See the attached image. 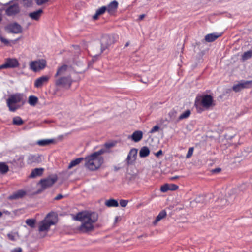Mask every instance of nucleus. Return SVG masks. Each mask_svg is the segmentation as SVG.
<instances>
[{
  "label": "nucleus",
  "instance_id": "dca6fc26",
  "mask_svg": "<svg viewBox=\"0 0 252 252\" xmlns=\"http://www.w3.org/2000/svg\"><path fill=\"white\" fill-rule=\"evenodd\" d=\"M26 194V192L23 190H19L14 192L8 197L10 200H17L23 197Z\"/></svg>",
  "mask_w": 252,
  "mask_h": 252
},
{
  "label": "nucleus",
  "instance_id": "b1692460",
  "mask_svg": "<svg viewBox=\"0 0 252 252\" xmlns=\"http://www.w3.org/2000/svg\"><path fill=\"white\" fill-rule=\"evenodd\" d=\"M44 169L42 168H35L32 170L30 177L31 178H35L37 176H41L43 172Z\"/></svg>",
  "mask_w": 252,
  "mask_h": 252
},
{
  "label": "nucleus",
  "instance_id": "8fccbe9b",
  "mask_svg": "<svg viewBox=\"0 0 252 252\" xmlns=\"http://www.w3.org/2000/svg\"><path fill=\"white\" fill-rule=\"evenodd\" d=\"M62 197H63V196L61 194H59L56 197L55 199L59 200V199H60L61 198H62Z\"/></svg>",
  "mask_w": 252,
  "mask_h": 252
},
{
  "label": "nucleus",
  "instance_id": "9b49d317",
  "mask_svg": "<svg viewBox=\"0 0 252 252\" xmlns=\"http://www.w3.org/2000/svg\"><path fill=\"white\" fill-rule=\"evenodd\" d=\"M6 29L9 32L16 34L22 32V27L17 23H13L9 24L6 27Z\"/></svg>",
  "mask_w": 252,
  "mask_h": 252
},
{
  "label": "nucleus",
  "instance_id": "a878e982",
  "mask_svg": "<svg viewBox=\"0 0 252 252\" xmlns=\"http://www.w3.org/2000/svg\"><path fill=\"white\" fill-rule=\"evenodd\" d=\"M105 205L108 207H116L119 206V203L116 200L110 199L105 201Z\"/></svg>",
  "mask_w": 252,
  "mask_h": 252
},
{
  "label": "nucleus",
  "instance_id": "a211bd4d",
  "mask_svg": "<svg viewBox=\"0 0 252 252\" xmlns=\"http://www.w3.org/2000/svg\"><path fill=\"white\" fill-rule=\"evenodd\" d=\"M118 6L117 1L114 0L110 2L107 6H106V11L110 14H113L117 10Z\"/></svg>",
  "mask_w": 252,
  "mask_h": 252
},
{
  "label": "nucleus",
  "instance_id": "aec40b11",
  "mask_svg": "<svg viewBox=\"0 0 252 252\" xmlns=\"http://www.w3.org/2000/svg\"><path fill=\"white\" fill-rule=\"evenodd\" d=\"M220 35L221 34L216 33L208 34L205 36V40L208 42H213L220 36Z\"/></svg>",
  "mask_w": 252,
  "mask_h": 252
},
{
  "label": "nucleus",
  "instance_id": "c85d7f7f",
  "mask_svg": "<svg viewBox=\"0 0 252 252\" xmlns=\"http://www.w3.org/2000/svg\"><path fill=\"white\" fill-rule=\"evenodd\" d=\"M53 139H42L37 141L36 143L39 146H45L53 143Z\"/></svg>",
  "mask_w": 252,
  "mask_h": 252
},
{
  "label": "nucleus",
  "instance_id": "37998d69",
  "mask_svg": "<svg viewBox=\"0 0 252 252\" xmlns=\"http://www.w3.org/2000/svg\"><path fill=\"white\" fill-rule=\"evenodd\" d=\"M170 190H175L178 189V186L174 184L170 185Z\"/></svg>",
  "mask_w": 252,
  "mask_h": 252
},
{
  "label": "nucleus",
  "instance_id": "c9c22d12",
  "mask_svg": "<svg viewBox=\"0 0 252 252\" xmlns=\"http://www.w3.org/2000/svg\"><path fill=\"white\" fill-rule=\"evenodd\" d=\"M26 223L28 226L33 228L35 226V220L34 219H27L26 220Z\"/></svg>",
  "mask_w": 252,
  "mask_h": 252
},
{
  "label": "nucleus",
  "instance_id": "bb28decb",
  "mask_svg": "<svg viewBox=\"0 0 252 252\" xmlns=\"http://www.w3.org/2000/svg\"><path fill=\"white\" fill-rule=\"evenodd\" d=\"M191 114V111L189 110H186L182 113L180 116L177 118V121L179 122L181 120L185 119L189 117Z\"/></svg>",
  "mask_w": 252,
  "mask_h": 252
},
{
  "label": "nucleus",
  "instance_id": "c756f323",
  "mask_svg": "<svg viewBox=\"0 0 252 252\" xmlns=\"http://www.w3.org/2000/svg\"><path fill=\"white\" fill-rule=\"evenodd\" d=\"M83 159L84 158H80L71 161L68 165V169H71L78 165Z\"/></svg>",
  "mask_w": 252,
  "mask_h": 252
},
{
  "label": "nucleus",
  "instance_id": "7ed1b4c3",
  "mask_svg": "<svg viewBox=\"0 0 252 252\" xmlns=\"http://www.w3.org/2000/svg\"><path fill=\"white\" fill-rule=\"evenodd\" d=\"M26 103L24 94L22 93H15L9 96L6 100L7 106L11 112H15L22 107Z\"/></svg>",
  "mask_w": 252,
  "mask_h": 252
},
{
  "label": "nucleus",
  "instance_id": "0eeeda50",
  "mask_svg": "<svg viewBox=\"0 0 252 252\" xmlns=\"http://www.w3.org/2000/svg\"><path fill=\"white\" fill-rule=\"evenodd\" d=\"M138 149L133 148L130 149L128 153L127 158L125 159V162L128 165L134 164L137 158Z\"/></svg>",
  "mask_w": 252,
  "mask_h": 252
},
{
  "label": "nucleus",
  "instance_id": "de8ad7c7",
  "mask_svg": "<svg viewBox=\"0 0 252 252\" xmlns=\"http://www.w3.org/2000/svg\"><path fill=\"white\" fill-rule=\"evenodd\" d=\"M22 252V249L21 248H15L12 251V252Z\"/></svg>",
  "mask_w": 252,
  "mask_h": 252
},
{
  "label": "nucleus",
  "instance_id": "2f4dec72",
  "mask_svg": "<svg viewBox=\"0 0 252 252\" xmlns=\"http://www.w3.org/2000/svg\"><path fill=\"white\" fill-rule=\"evenodd\" d=\"M252 57V50H250L245 52L242 55L241 59L243 61L247 60Z\"/></svg>",
  "mask_w": 252,
  "mask_h": 252
},
{
  "label": "nucleus",
  "instance_id": "6e6d98bb",
  "mask_svg": "<svg viewBox=\"0 0 252 252\" xmlns=\"http://www.w3.org/2000/svg\"><path fill=\"white\" fill-rule=\"evenodd\" d=\"M2 213L0 211V217H1L2 216Z\"/></svg>",
  "mask_w": 252,
  "mask_h": 252
},
{
  "label": "nucleus",
  "instance_id": "4be33fe9",
  "mask_svg": "<svg viewBox=\"0 0 252 252\" xmlns=\"http://www.w3.org/2000/svg\"><path fill=\"white\" fill-rule=\"evenodd\" d=\"M106 6H102L98 9L94 15L93 16V19L94 20H97L100 15H102L106 11Z\"/></svg>",
  "mask_w": 252,
  "mask_h": 252
},
{
  "label": "nucleus",
  "instance_id": "5fc2aeb1",
  "mask_svg": "<svg viewBox=\"0 0 252 252\" xmlns=\"http://www.w3.org/2000/svg\"><path fill=\"white\" fill-rule=\"evenodd\" d=\"M2 69H4V68L3 65L2 64V65H0V70Z\"/></svg>",
  "mask_w": 252,
  "mask_h": 252
},
{
  "label": "nucleus",
  "instance_id": "f03ea898",
  "mask_svg": "<svg viewBox=\"0 0 252 252\" xmlns=\"http://www.w3.org/2000/svg\"><path fill=\"white\" fill-rule=\"evenodd\" d=\"M103 153V150H100L86 157L85 158V167L92 171L98 169L103 162V158L101 156Z\"/></svg>",
  "mask_w": 252,
  "mask_h": 252
},
{
  "label": "nucleus",
  "instance_id": "f3484780",
  "mask_svg": "<svg viewBox=\"0 0 252 252\" xmlns=\"http://www.w3.org/2000/svg\"><path fill=\"white\" fill-rule=\"evenodd\" d=\"M19 7L16 4L10 5L6 10V13L8 16H12L19 12Z\"/></svg>",
  "mask_w": 252,
  "mask_h": 252
},
{
  "label": "nucleus",
  "instance_id": "2eb2a0df",
  "mask_svg": "<svg viewBox=\"0 0 252 252\" xmlns=\"http://www.w3.org/2000/svg\"><path fill=\"white\" fill-rule=\"evenodd\" d=\"M49 77L43 76L36 79L34 82V86L36 88H41L44 84L46 83L49 80Z\"/></svg>",
  "mask_w": 252,
  "mask_h": 252
},
{
  "label": "nucleus",
  "instance_id": "58836bf2",
  "mask_svg": "<svg viewBox=\"0 0 252 252\" xmlns=\"http://www.w3.org/2000/svg\"><path fill=\"white\" fill-rule=\"evenodd\" d=\"M159 127L158 126H154L150 131V133H153L159 130Z\"/></svg>",
  "mask_w": 252,
  "mask_h": 252
},
{
  "label": "nucleus",
  "instance_id": "f8f14e48",
  "mask_svg": "<svg viewBox=\"0 0 252 252\" xmlns=\"http://www.w3.org/2000/svg\"><path fill=\"white\" fill-rule=\"evenodd\" d=\"M113 43L112 38L109 36H103L101 40V53Z\"/></svg>",
  "mask_w": 252,
  "mask_h": 252
},
{
  "label": "nucleus",
  "instance_id": "1a4fd4ad",
  "mask_svg": "<svg viewBox=\"0 0 252 252\" xmlns=\"http://www.w3.org/2000/svg\"><path fill=\"white\" fill-rule=\"evenodd\" d=\"M71 83L72 80L70 75L61 77L56 81V84L58 86H68L70 87Z\"/></svg>",
  "mask_w": 252,
  "mask_h": 252
},
{
  "label": "nucleus",
  "instance_id": "a18cd8bd",
  "mask_svg": "<svg viewBox=\"0 0 252 252\" xmlns=\"http://www.w3.org/2000/svg\"><path fill=\"white\" fill-rule=\"evenodd\" d=\"M162 151L161 150H159L158 152L155 153V156L157 157H159L160 155H162Z\"/></svg>",
  "mask_w": 252,
  "mask_h": 252
},
{
  "label": "nucleus",
  "instance_id": "864d4df0",
  "mask_svg": "<svg viewBox=\"0 0 252 252\" xmlns=\"http://www.w3.org/2000/svg\"><path fill=\"white\" fill-rule=\"evenodd\" d=\"M129 44V43L128 42H126L125 45V47H127Z\"/></svg>",
  "mask_w": 252,
  "mask_h": 252
},
{
  "label": "nucleus",
  "instance_id": "09e8293b",
  "mask_svg": "<svg viewBox=\"0 0 252 252\" xmlns=\"http://www.w3.org/2000/svg\"><path fill=\"white\" fill-rule=\"evenodd\" d=\"M0 40H1V42L3 43H4L5 44L8 43V41L4 38H2V37L0 38Z\"/></svg>",
  "mask_w": 252,
  "mask_h": 252
},
{
  "label": "nucleus",
  "instance_id": "a19ab883",
  "mask_svg": "<svg viewBox=\"0 0 252 252\" xmlns=\"http://www.w3.org/2000/svg\"><path fill=\"white\" fill-rule=\"evenodd\" d=\"M49 0H35L36 3L38 5H41L46 2Z\"/></svg>",
  "mask_w": 252,
  "mask_h": 252
},
{
  "label": "nucleus",
  "instance_id": "412c9836",
  "mask_svg": "<svg viewBox=\"0 0 252 252\" xmlns=\"http://www.w3.org/2000/svg\"><path fill=\"white\" fill-rule=\"evenodd\" d=\"M143 137V133L141 131H136L133 133L131 136V139L135 142H137L141 140Z\"/></svg>",
  "mask_w": 252,
  "mask_h": 252
},
{
  "label": "nucleus",
  "instance_id": "6e6552de",
  "mask_svg": "<svg viewBox=\"0 0 252 252\" xmlns=\"http://www.w3.org/2000/svg\"><path fill=\"white\" fill-rule=\"evenodd\" d=\"M252 85V81L241 80L233 85L232 89L235 92H238L242 89L250 88Z\"/></svg>",
  "mask_w": 252,
  "mask_h": 252
},
{
  "label": "nucleus",
  "instance_id": "393cba45",
  "mask_svg": "<svg viewBox=\"0 0 252 252\" xmlns=\"http://www.w3.org/2000/svg\"><path fill=\"white\" fill-rule=\"evenodd\" d=\"M150 154V150L146 147L144 146L142 147L139 151V156L141 158H145L148 156Z\"/></svg>",
  "mask_w": 252,
  "mask_h": 252
},
{
  "label": "nucleus",
  "instance_id": "20e7f679",
  "mask_svg": "<svg viewBox=\"0 0 252 252\" xmlns=\"http://www.w3.org/2000/svg\"><path fill=\"white\" fill-rule=\"evenodd\" d=\"M56 217L54 213L48 214L45 219L39 223L38 231L39 232H47L49 230L51 225L55 224Z\"/></svg>",
  "mask_w": 252,
  "mask_h": 252
},
{
  "label": "nucleus",
  "instance_id": "39448f33",
  "mask_svg": "<svg viewBox=\"0 0 252 252\" xmlns=\"http://www.w3.org/2000/svg\"><path fill=\"white\" fill-rule=\"evenodd\" d=\"M195 105L197 109L202 106L205 109H208L214 105L213 97L208 94L197 97Z\"/></svg>",
  "mask_w": 252,
  "mask_h": 252
},
{
  "label": "nucleus",
  "instance_id": "4c0bfd02",
  "mask_svg": "<svg viewBox=\"0 0 252 252\" xmlns=\"http://www.w3.org/2000/svg\"><path fill=\"white\" fill-rule=\"evenodd\" d=\"M193 150L194 148L193 147H190L189 149L188 153L186 155V158H189L192 156Z\"/></svg>",
  "mask_w": 252,
  "mask_h": 252
},
{
  "label": "nucleus",
  "instance_id": "f257e3e1",
  "mask_svg": "<svg viewBox=\"0 0 252 252\" xmlns=\"http://www.w3.org/2000/svg\"><path fill=\"white\" fill-rule=\"evenodd\" d=\"M98 218L97 213L84 211L78 213L74 219L81 222L78 230L82 233H86L94 229V224L97 220Z\"/></svg>",
  "mask_w": 252,
  "mask_h": 252
},
{
  "label": "nucleus",
  "instance_id": "473e14b6",
  "mask_svg": "<svg viewBox=\"0 0 252 252\" xmlns=\"http://www.w3.org/2000/svg\"><path fill=\"white\" fill-rule=\"evenodd\" d=\"M24 123L23 120L19 116L13 118V124L15 125L20 126Z\"/></svg>",
  "mask_w": 252,
  "mask_h": 252
},
{
  "label": "nucleus",
  "instance_id": "6ab92c4d",
  "mask_svg": "<svg viewBox=\"0 0 252 252\" xmlns=\"http://www.w3.org/2000/svg\"><path fill=\"white\" fill-rule=\"evenodd\" d=\"M43 11L42 9H39L37 11L31 12L29 14V16L32 20L38 21L39 20Z\"/></svg>",
  "mask_w": 252,
  "mask_h": 252
},
{
  "label": "nucleus",
  "instance_id": "c03bdc74",
  "mask_svg": "<svg viewBox=\"0 0 252 252\" xmlns=\"http://www.w3.org/2000/svg\"><path fill=\"white\" fill-rule=\"evenodd\" d=\"M7 236L9 239L13 240V241L15 240V236L13 234H8L7 235Z\"/></svg>",
  "mask_w": 252,
  "mask_h": 252
},
{
  "label": "nucleus",
  "instance_id": "f704fd0d",
  "mask_svg": "<svg viewBox=\"0 0 252 252\" xmlns=\"http://www.w3.org/2000/svg\"><path fill=\"white\" fill-rule=\"evenodd\" d=\"M8 170V167L4 163H0V172L2 173H6Z\"/></svg>",
  "mask_w": 252,
  "mask_h": 252
},
{
  "label": "nucleus",
  "instance_id": "5701e85b",
  "mask_svg": "<svg viewBox=\"0 0 252 252\" xmlns=\"http://www.w3.org/2000/svg\"><path fill=\"white\" fill-rule=\"evenodd\" d=\"M41 161L39 156L35 155H30L28 157L27 162L29 164L33 163H39Z\"/></svg>",
  "mask_w": 252,
  "mask_h": 252
},
{
  "label": "nucleus",
  "instance_id": "3c124183",
  "mask_svg": "<svg viewBox=\"0 0 252 252\" xmlns=\"http://www.w3.org/2000/svg\"><path fill=\"white\" fill-rule=\"evenodd\" d=\"M145 15L144 14H141L139 16V20H142L144 17H145Z\"/></svg>",
  "mask_w": 252,
  "mask_h": 252
},
{
  "label": "nucleus",
  "instance_id": "4468645a",
  "mask_svg": "<svg viewBox=\"0 0 252 252\" xmlns=\"http://www.w3.org/2000/svg\"><path fill=\"white\" fill-rule=\"evenodd\" d=\"M3 66L4 69L9 68H14L18 66L19 63L18 61L15 59H7Z\"/></svg>",
  "mask_w": 252,
  "mask_h": 252
},
{
  "label": "nucleus",
  "instance_id": "ea45409f",
  "mask_svg": "<svg viewBox=\"0 0 252 252\" xmlns=\"http://www.w3.org/2000/svg\"><path fill=\"white\" fill-rule=\"evenodd\" d=\"M115 144L116 143L114 142L106 143L105 144V146L107 148H110L111 147H114L115 145Z\"/></svg>",
  "mask_w": 252,
  "mask_h": 252
},
{
  "label": "nucleus",
  "instance_id": "423d86ee",
  "mask_svg": "<svg viewBox=\"0 0 252 252\" xmlns=\"http://www.w3.org/2000/svg\"><path fill=\"white\" fill-rule=\"evenodd\" d=\"M46 61L43 59H39L31 62L29 64L31 70L34 72H38L43 69L46 66Z\"/></svg>",
  "mask_w": 252,
  "mask_h": 252
},
{
  "label": "nucleus",
  "instance_id": "603ef678",
  "mask_svg": "<svg viewBox=\"0 0 252 252\" xmlns=\"http://www.w3.org/2000/svg\"><path fill=\"white\" fill-rule=\"evenodd\" d=\"M178 178H179V176H173L171 178V180H174L176 179H178Z\"/></svg>",
  "mask_w": 252,
  "mask_h": 252
},
{
  "label": "nucleus",
  "instance_id": "9d476101",
  "mask_svg": "<svg viewBox=\"0 0 252 252\" xmlns=\"http://www.w3.org/2000/svg\"><path fill=\"white\" fill-rule=\"evenodd\" d=\"M57 180L56 176L49 177L46 179L41 180L40 181V184L41 187L46 189L52 186Z\"/></svg>",
  "mask_w": 252,
  "mask_h": 252
},
{
  "label": "nucleus",
  "instance_id": "7c9ffc66",
  "mask_svg": "<svg viewBox=\"0 0 252 252\" xmlns=\"http://www.w3.org/2000/svg\"><path fill=\"white\" fill-rule=\"evenodd\" d=\"M38 98L34 95H30L29 97L28 103L31 106H34L38 102Z\"/></svg>",
  "mask_w": 252,
  "mask_h": 252
},
{
  "label": "nucleus",
  "instance_id": "cd10ccee",
  "mask_svg": "<svg viewBox=\"0 0 252 252\" xmlns=\"http://www.w3.org/2000/svg\"><path fill=\"white\" fill-rule=\"evenodd\" d=\"M166 212L165 210H162L156 217L155 221L153 222V224L154 225H156L158 221H159L162 219L165 218L166 216Z\"/></svg>",
  "mask_w": 252,
  "mask_h": 252
},
{
  "label": "nucleus",
  "instance_id": "ddd939ff",
  "mask_svg": "<svg viewBox=\"0 0 252 252\" xmlns=\"http://www.w3.org/2000/svg\"><path fill=\"white\" fill-rule=\"evenodd\" d=\"M70 70L71 69L69 66L63 64L58 68L56 74H55V77L63 75H69Z\"/></svg>",
  "mask_w": 252,
  "mask_h": 252
},
{
  "label": "nucleus",
  "instance_id": "49530a36",
  "mask_svg": "<svg viewBox=\"0 0 252 252\" xmlns=\"http://www.w3.org/2000/svg\"><path fill=\"white\" fill-rule=\"evenodd\" d=\"M221 171V169L220 168H216L215 169L212 170V172L214 173H219Z\"/></svg>",
  "mask_w": 252,
  "mask_h": 252
},
{
  "label": "nucleus",
  "instance_id": "79ce46f5",
  "mask_svg": "<svg viewBox=\"0 0 252 252\" xmlns=\"http://www.w3.org/2000/svg\"><path fill=\"white\" fill-rule=\"evenodd\" d=\"M127 203L128 201L126 200H121L120 201V204L123 207H126L127 205Z\"/></svg>",
  "mask_w": 252,
  "mask_h": 252
},
{
  "label": "nucleus",
  "instance_id": "72a5a7b5",
  "mask_svg": "<svg viewBox=\"0 0 252 252\" xmlns=\"http://www.w3.org/2000/svg\"><path fill=\"white\" fill-rule=\"evenodd\" d=\"M170 117V121H173L177 118V112L175 110H171L168 113Z\"/></svg>",
  "mask_w": 252,
  "mask_h": 252
},
{
  "label": "nucleus",
  "instance_id": "e433bc0d",
  "mask_svg": "<svg viewBox=\"0 0 252 252\" xmlns=\"http://www.w3.org/2000/svg\"><path fill=\"white\" fill-rule=\"evenodd\" d=\"M169 190H170V185L168 184H165L160 188V190L162 192H165Z\"/></svg>",
  "mask_w": 252,
  "mask_h": 252
}]
</instances>
